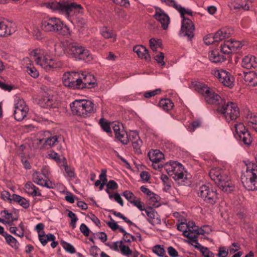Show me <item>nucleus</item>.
<instances>
[{
    "label": "nucleus",
    "instance_id": "1",
    "mask_svg": "<svg viewBox=\"0 0 257 257\" xmlns=\"http://www.w3.org/2000/svg\"><path fill=\"white\" fill-rule=\"evenodd\" d=\"M55 51L58 56L67 55L77 60L90 61L93 57L90 52L84 47L68 40L61 41L55 45Z\"/></svg>",
    "mask_w": 257,
    "mask_h": 257
},
{
    "label": "nucleus",
    "instance_id": "2",
    "mask_svg": "<svg viewBox=\"0 0 257 257\" xmlns=\"http://www.w3.org/2000/svg\"><path fill=\"white\" fill-rule=\"evenodd\" d=\"M209 175L211 179L220 188L223 192L230 193L234 189V185L230 180L227 173L219 168L211 169Z\"/></svg>",
    "mask_w": 257,
    "mask_h": 257
},
{
    "label": "nucleus",
    "instance_id": "3",
    "mask_svg": "<svg viewBox=\"0 0 257 257\" xmlns=\"http://www.w3.org/2000/svg\"><path fill=\"white\" fill-rule=\"evenodd\" d=\"M41 27L47 32L56 33L64 36H69L71 34L69 28L55 17L47 18L42 20Z\"/></svg>",
    "mask_w": 257,
    "mask_h": 257
},
{
    "label": "nucleus",
    "instance_id": "4",
    "mask_svg": "<svg viewBox=\"0 0 257 257\" xmlns=\"http://www.w3.org/2000/svg\"><path fill=\"white\" fill-rule=\"evenodd\" d=\"M246 170L242 173L241 181L245 188L248 190H257V165L251 162H245Z\"/></svg>",
    "mask_w": 257,
    "mask_h": 257
},
{
    "label": "nucleus",
    "instance_id": "5",
    "mask_svg": "<svg viewBox=\"0 0 257 257\" xmlns=\"http://www.w3.org/2000/svg\"><path fill=\"white\" fill-rule=\"evenodd\" d=\"M70 106L73 114L84 118L90 116L96 111L94 104L89 100H75L70 103Z\"/></svg>",
    "mask_w": 257,
    "mask_h": 257
},
{
    "label": "nucleus",
    "instance_id": "6",
    "mask_svg": "<svg viewBox=\"0 0 257 257\" xmlns=\"http://www.w3.org/2000/svg\"><path fill=\"white\" fill-rule=\"evenodd\" d=\"M218 111L223 115L226 120L230 122L231 120H235L239 116V110L237 105L232 102H228L223 104Z\"/></svg>",
    "mask_w": 257,
    "mask_h": 257
},
{
    "label": "nucleus",
    "instance_id": "7",
    "mask_svg": "<svg viewBox=\"0 0 257 257\" xmlns=\"http://www.w3.org/2000/svg\"><path fill=\"white\" fill-rule=\"evenodd\" d=\"M165 167L168 174L172 176L175 180L186 178V175L184 173V168L181 163L175 161H170L169 163H166Z\"/></svg>",
    "mask_w": 257,
    "mask_h": 257
},
{
    "label": "nucleus",
    "instance_id": "8",
    "mask_svg": "<svg viewBox=\"0 0 257 257\" xmlns=\"http://www.w3.org/2000/svg\"><path fill=\"white\" fill-rule=\"evenodd\" d=\"M233 31L230 28H222L218 30L214 35L209 34L206 36L204 39V43L209 45L215 42H219L228 38L233 34Z\"/></svg>",
    "mask_w": 257,
    "mask_h": 257
},
{
    "label": "nucleus",
    "instance_id": "9",
    "mask_svg": "<svg viewBox=\"0 0 257 257\" xmlns=\"http://www.w3.org/2000/svg\"><path fill=\"white\" fill-rule=\"evenodd\" d=\"M235 134L234 136L246 146H249L252 142V138L248 130L242 122L234 124Z\"/></svg>",
    "mask_w": 257,
    "mask_h": 257
},
{
    "label": "nucleus",
    "instance_id": "10",
    "mask_svg": "<svg viewBox=\"0 0 257 257\" xmlns=\"http://www.w3.org/2000/svg\"><path fill=\"white\" fill-rule=\"evenodd\" d=\"M198 194L204 201L212 205L216 203L218 200L216 192L205 185L199 187Z\"/></svg>",
    "mask_w": 257,
    "mask_h": 257
},
{
    "label": "nucleus",
    "instance_id": "11",
    "mask_svg": "<svg viewBox=\"0 0 257 257\" xmlns=\"http://www.w3.org/2000/svg\"><path fill=\"white\" fill-rule=\"evenodd\" d=\"M80 73L77 72H68L65 73L62 77V81L65 86L71 89H79L80 82Z\"/></svg>",
    "mask_w": 257,
    "mask_h": 257
},
{
    "label": "nucleus",
    "instance_id": "12",
    "mask_svg": "<svg viewBox=\"0 0 257 257\" xmlns=\"http://www.w3.org/2000/svg\"><path fill=\"white\" fill-rule=\"evenodd\" d=\"M198 92L204 97L206 102L208 104H217L221 99L220 96L214 91L205 85H200Z\"/></svg>",
    "mask_w": 257,
    "mask_h": 257
},
{
    "label": "nucleus",
    "instance_id": "13",
    "mask_svg": "<svg viewBox=\"0 0 257 257\" xmlns=\"http://www.w3.org/2000/svg\"><path fill=\"white\" fill-rule=\"evenodd\" d=\"M212 74L223 85L229 88L233 86L234 78L226 71L223 69L214 70Z\"/></svg>",
    "mask_w": 257,
    "mask_h": 257
},
{
    "label": "nucleus",
    "instance_id": "14",
    "mask_svg": "<svg viewBox=\"0 0 257 257\" xmlns=\"http://www.w3.org/2000/svg\"><path fill=\"white\" fill-rule=\"evenodd\" d=\"M29 107L23 99H19L15 104L14 116L16 120L21 121L27 116Z\"/></svg>",
    "mask_w": 257,
    "mask_h": 257
},
{
    "label": "nucleus",
    "instance_id": "15",
    "mask_svg": "<svg viewBox=\"0 0 257 257\" xmlns=\"http://www.w3.org/2000/svg\"><path fill=\"white\" fill-rule=\"evenodd\" d=\"M65 10L64 16L71 22L74 20V15L83 13L81 6L75 3L69 4L67 2Z\"/></svg>",
    "mask_w": 257,
    "mask_h": 257
},
{
    "label": "nucleus",
    "instance_id": "16",
    "mask_svg": "<svg viewBox=\"0 0 257 257\" xmlns=\"http://www.w3.org/2000/svg\"><path fill=\"white\" fill-rule=\"evenodd\" d=\"M194 25L189 19L184 17L182 22V26L180 35L183 37H187L189 40H191L194 37Z\"/></svg>",
    "mask_w": 257,
    "mask_h": 257
},
{
    "label": "nucleus",
    "instance_id": "17",
    "mask_svg": "<svg viewBox=\"0 0 257 257\" xmlns=\"http://www.w3.org/2000/svg\"><path fill=\"white\" fill-rule=\"evenodd\" d=\"M80 82L79 89L92 88L97 86V84L94 76L86 72L80 73Z\"/></svg>",
    "mask_w": 257,
    "mask_h": 257
},
{
    "label": "nucleus",
    "instance_id": "18",
    "mask_svg": "<svg viewBox=\"0 0 257 257\" xmlns=\"http://www.w3.org/2000/svg\"><path fill=\"white\" fill-rule=\"evenodd\" d=\"M154 18L161 23L164 30L167 29L170 23V18L163 10L159 8H156V12L154 15Z\"/></svg>",
    "mask_w": 257,
    "mask_h": 257
},
{
    "label": "nucleus",
    "instance_id": "19",
    "mask_svg": "<svg viewBox=\"0 0 257 257\" xmlns=\"http://www.w3.org/2000/svg\"><path fill=\"white\" fill-rule=\"evenodd\" d=\"M147 216L148 221L153 225L161 224L160 216L157 212L151 207H147L145 210Z\"/></svg>",
    "mask_w": 257,
    "mask_h": 257
},
{
    "label": "nucleus",
    "instance_id": "20",
    "mask_svg": "<svg viewBox=\"0 0 257 257\" xmlns=\"http://www.w3.org/2000/svg\"><path fill=\"white\" fill-rule=\"evenodd\" d=\"M60 63L56 62L55 60L50 58L48 55H45L43 57V61L41 64V67L44 69L46 71H49L55 68L59 67Z\"/></svg>",
    "mask_w": 257,
    "mask_h": 257
},
{
    "label": "nucleus",
    "instance_id": "21",
    "mask_svg": "<svg viewBox=\"0 0 257 257\" xmlns=\"http://www.w3.org/2000/svg\"><path fill=\"white\" fill-rule=\"evenodd\" d=\"M40 105L47 108H55L58 107V103L56 102L53 97L51 95H44L39 100Z\"/></svg>",
    "mask_w": 257,
    "mask_h": 257
},
{
    "label": "nucleus",
    "instance_id": "22",
    "mask_svg": "<svg viewBox=\"0 0 257 257\" xmlns=\"http://www.w3.org/2000/svg\"><path fill=\"white\" fill-rule=\"evenodd\" d=\"M241 66L247 69L252 68L257 70L256 58L252 55L245 56L242 60Z\"/></svg>",
    "mask_w": 257,
    "mask_h": 257
},
{
    "label": "nucleus",
    "instance_id": "23",
    "mask_svg": "<svg viewBox=\"0 0 257 257\" xmlns=\"http://www.w3.org/2000/svg\"><path fill=\"white\" fill-rule=\"evenodd\" d=\"M243 77L246 85L254 87L257 85V73L254 71L244 72Z\"/></svg>",
    "mask_w": 257,
    "mask_h": 257
},
{
    "label": "nucleus",
    "instance_id": "24",
    "mask_svg": "<svg viewBox=\"0 0 257 257\" xmlns=\"http://www.w3.org/2000/svg\"><path fill=\"white\" fill-rule=\"evenodd\" d=\"M133 51L136 53L138 57L141 59H145L147 61L151 60V56L149 51L143 45H137L133 48Z\"/></svg>",
    "mask_w": 257,
    "mask_h": 257
},
{
    "label": "nucleus",
    "instance_id": "25",
    "mask_svg": "<svg viewBox=\"0 0 257 257\" xmlns=\"http://www.w3.org/2000/svg\"><path fill=\"white\" fill-rule=\"evenodd\" d=\"M32 177L33 182L36 184L48 188L52 187V183L51 182H48L44 180L40 173L38 172H34L32 175Z\"/></svg>",
    "mask_w": 257,
    "mask_h": 257
},
{
    "label": "nucleus",
    "instance_id": "26",
    "mask_svg": "<svg viewBox=\"0 0 257 257\" xmlns=\"http://www.w3.org/2000/svg\"><path fill=\"white\" fill-rule=\"evenodd\" d=\"M67 2H53L47 4V7L53 11H57L59 13L64 16Z\"/></svg>",
    "mask_w": 257,
    "mask_h": 257
},
{
    "label": "nucleus",
    "instance_id": "27",
    "mask_svg": "<svg viewBox=\"0 0 257 257\" xmlns=\"http://www.w3.org/2000/svg\"><path fill=\"white\" fill-rule=\"evenodd\" d=\"M148 156L152 163H159L164 159V154L159 150L150 151Z\"/></svg>",
    "mask_w": 257,
    "mask_h": 257
},
{
    "label": "nucleus",
    "instance_id": "28",
    "mask_svg": "<svg viewBox=\"0 0 257 257\" xmlns=\"http://www.w3.org/2000/svg\"><path fill=\"white\" fill-rule=\"evenodd\" d=\"M30 57L33 59L37 65L41 66L43 61V57H45L43 52L40 49H36L32 51L30 54Z\"/></svg>",
    "mask_w": 257,
    "mask_h": 257
},
{
    "label": "nucleus",
    "instance_id": "29",
    "mask_svg": "<svg viewBox=\"0 0 257 257\" xmlns=\"http://www.w3.org/2000/svg\"><path fill=\"white\" fill-rule=\"evenodd\" d=\"M209 59L213 63H218L225 61V58L217 50H214L209 53Z\"/></svg>",
    "mask_w": 257,
    "mask_h": 257
},
{
    "label": "nucleus",
    "instance_id": "30",
    "mask_svg": "<svg viewBox=\"0 0 257 257\" xmlns=\"http://www.w3.org/2000/svg\"><path fill=\"white\" fill-rule=\"evenodd\" d=\"M25 63L27 65V72L33 78H37L39 76V72L32 65V61L29 58H26L24 59Z\"/></svg>",
    "mask_w": 257,
    "mask_h": 257
},
{
    "label": "nucleus",
    "instance_id": "31",
    "mask_svg": "<svg viewBox=\"0 0 257 257\" xmlns=\"http://www.w3.org/2000/svg\"><path fill=\"white\" fill-rule=\"evenodd\" d=\"M4 237L7 243L15 249H18L20 246V243L17 240L8 232L5 234Z\"/></svg>",
    "mask_w": 257,
    "mask_h": 257
},
{
    "label": "nucleus",
    "instance_id": "32",
    "mask_svg": "<svg viewBox=\"0 0 257 257\" xmlns=\"http://www.w3.org/2000/svg\"><path fill=\"white\" fill-rule=\"evenodd\" d=\"M12 200L13 201L18 203L24 208H28L29 207V201L20 195L13 194L12 195Z\"/></svg>",
    "mask_w": 257,
    "mask_h": 257
},
{
    "label": "nucleus",
    "instance_id": "33",
    "mask_svg": "<svg viewBox=\"0 0 257 257\" xmlns=\"http://www.w3.org/2000/svg\"><path fill=\"white\" fill-rule=\"evenodd\" d=\"M159 106L163 110L169 111L173 108L174 103L170 99H162L160 101Z\"/></svg>",
    "mask_w": 257,
    "mask_h": 257
},
{
    "label": "nucleus",
    "instance_id": "34",
    "mask_svg": "<svg viewBox=\"0 0 257 257\" xmlns=\"http://www.w3.org/2000/svg\"><path fill=\"white\" fill-rule=\"evenodd\" d=\"M149 44L152 50L156 52L158 48H161L162 42L161 39L153 38L149 40Z\"/></svg>",
    "mask_w": 257,
    "mask_h": 257
},
{
    "label": "nucleus",
    "instance_id": "35",
    "mask_svg": "<svg viewBox=\"0 0 257 257\" xmlns=\"http://www.w3.org/2000/svg\"><path fill=\"white\" fill-rule=\"evenodd\" d=\"M59 139H61V138L57 135L49 137L45 140L44 145L45 147H51L56 145L57 143L59 142Z\"/></svg>",
    "mask_w": 257,
    "mask_h": 257
},
{
    "label": "nucleus",
    "instance_id": "36",
    "mask_svg": "<svg viewBox=\"0 0 257 257\" xmlns=\"http://www.w3.org/2000/svg\"><path fill=\"white\" fill-rule=\"evenodd\" d=\"M101 34L105 39H109L113 38L115 41L116 34L114 31L107 29L106 27H103L101 29Z\"/></svg>",
    "mask_w": 257,
    "mask_h": 257
},
{
    "label": "nucleus",
    "instance_id": "37",
    "mask_svg": "<svg viewBox=\"0 0 257 257\" xmlns=\"http://www.w3.org/2000/svg\"><path fill=\"white\" fill-rule=\"evenodd\" d=\"M252 1L251 0H241L238 6L236 7L235 9H242L245 11L249 10V8L252 6Z\"/></svg>",
    "mask_w": 257,
    "mask_h": 257
},
{
    "label": "nucleus",
    "instance_id": "38",
    "mask_svg": "<svg viewBox=\"0 0 257 257\" xmlns=\"http://www.w3.org/2000/svg\"><path fill=\"white\" fill-rule=\"evenodd\" d=\"M115 137L123 144H128L129 140L126 133L122 129L121 132L115 135Z\"/></svg>",
    "mask_w": 257,
    "mask_h": 257
},
{
    "label": "nucleus",
    "instance_id": "39",
    "mask_svg": "<svg viewBox=\"0 0 257 257\" xmlns=\"http://www.w3.org/2000/svg\"><path fill=\"white\" fill-rule=\"evenodd\" d=\"M220 48L223 54H229L233 52L231 47V43L229 40L225 41L223 44L221 45Z\"/></svg>",
    "mask_w": 257,
    "mask_h": 257
},
{
    "label": "nucleus",
    "instance_id": "40",
    "mask_svg": "<svg viewBox=\"0 0 257 257\" xmlns=\"http://www.w3.org/2000/svg\"><path fill=\"white\" fill-rule=\"evenodd\" d=\"M137 140H133L132 142V146L136 153L138 154H141V147L142 145L143 142L140 138H137Z\"/></svg>",
    "mask_w": 257,
    "mask_h": 257
},
{
    "label": "nucleus",
    "instance_id": "41",
    "mask_svg": "<svg viewBox=\"0 0 257 257\" xmlns=\"http://www.w3.org/2000/svg\"><path fill=\"white\" fill-rule=\"evenodd\" d=\"M11 34L10 29L4 22L0 21V37L6 36Z\"/></svg>",
    "mask_w": 257,
    "mask_h": 257
},
{
    "label": "nucleus",
    "instance_id": "42",
    "mask_svg": "<svg viewBox=\"0 0 257 257\" xmlns=\"http://www.w3.org/2000/svg\"><path fill=\"white\" fill-rule=\"evenodd\" d=\"M153 251L161 257H164L165 255V250L163 246L161 245H156L153 247Z\"/></svg>",
    "mask_w": 257,
    "mask_h": 257
},
{
    "label": "nucleus",
    "instance_id": "43",
    "mask_svg": "<svg viewBox=\"0 0 257 257\" xmlns=\"http://www.w3.org/2000/svg\"><path fill=\"white\" fill-rule=\"evenodd\" d=\"M184 236L187 237L189 239L188 240L197 238L198 237L196 234V229L184 231Z\"/></svg>",
    "mask_w": 257,
    "mask_h": 257
},
{
    "label": "nucleus",
    "instance_id": "44",
    "mask_svg": "<svg viewBox=\"0 0 257 257\" xmlns=\"http://www.w3.org/2000/svg\"><path fill=\"white\" fill-rule=\"evenodd\" d=\"M99 124L101 125L102 129L107 133H111V127L110 123L107 121H104V119L101 118L99 120Z\"/></svg>",
    "mask_w": 257,
    "mask_h": 257
},
{
    "label": "nucleus",
    "instance_id": "45",
    "mask_svg": "<svg viewBox=\"0 0 257 257\" xmlns=\"http://www.w3.org/2000/svg\"><path fill=\"white\" fill-rule=\"evenodd\" d=\"M62 247L68 252L70 253H74L76 252L74 246L70 243H68L65 241H61Z\"/></svg>",
    "mask_w": 257,
    "mask_h": 257
},
{
    "label": "nucleus",
    "instance_id": "46",
    "mask_svg": "<svg viewBox=\"0 0 257 257\" xmlns=\"http://www.w3.org/2000/svg\"><path fill=\"white\" fill-rule=\"evenodd\" d=\"M199 250L203 257H214V254L208 248L203 246Z\"/></svg>",
    "mask_w": 257,
    "mask_h": 257
},
{
    "label": "nucleus",
    "instance_id": "47",
    "mask_svg": "<svg viewBox=\"0 0 257 257\" xmlns=\"http://www.w3.org/2000/svg\"><path fill=\"white\" fill-rule=\"evenodd\" d=\"M122 195L125 198V199L131 203V202H133L136 199V196L134 194L130 191H125L122 193Z\"/></svg>",
    "mask_w": 257,
    "mask_h": 257
},
{
    "label": "nucleus",
    "instance_id": "48",
    "mask_svg": "<svg viewBox=\"0 0 257 257\" xmlns=\"http://www.w3.org/2000/svg\"><path fill=\"white\" fill-rule=\"evenodd\" d=\"M154 59L161 66H165V63L164 61V55L163 53L159 52L154 57Z\"/></svg>",
    "mask_w": 257,
    "mask_h": 257
},
{
    "label": "nucleus",
    "instance_id": "49",
    "mask_svg": "<svg viewBox=\"0 0 257 257\" xmlns=\"http://www.w3.org/2000/svg\"><path fill=\"white\" fill-rule=\"evenodd\" d=\"M246 117L247 119H249V121L252 124L256 123V122H257L256 113L248 111L246 114Z\"/></svg>",
    "mask_w": 257,
    "mask_h": 257
},
{
    "label": "nucleus",
    "instance_id": "50",
    "mask_svg": "<svg viewBox=\"0 0 257 257\" xmlns=\"http://www.w3.org/2000/svg\"><path fill=\"white\" fill-rule=\"evenodd\" d=\"M231 43V47L232 52H235L237 50L241 48L242 46V43L240 41H233L232 40H229Z\"/></svg>",
    "mask_w": 257,
    "mask_h": 257
},
{
    "label": "nucleus",
    "instance_id": "51",
    "mask_svg": "<svg viewBox=\"0 0 257 257\" xmlns=\"http://www.w3.org/2000/svg\"><path fill=\"white\" fill-rule=\"evenodd\" d=\"M161 91V90L158 88L153 91L145 92L144 94V96L146 98H149L160 93Z\"/></svg>",
    "mask_w": 257,
    "mask_h": 257
},
{
    "label": "nucleus",
    "instance_id": "52",
    "mask_svg": "<svg viewBox=\"0 0 257 257\" xmlns=\"http://www.w3.org/2000/svg\"><path fill=\"white\" fill-rule=\"evenodd\" d=\"M119 247L121 250V253L125 255H131L132 253V251L130 248L128 246L124 245H119Z\"/></svg>",
    "mask_w": 257,
    "mask_h": 257
},
{
    "label": "nucleus",
    "instance_id": "53",
    "mask_svg": "<svg viewBox=\"0 0 257 257\" xmlns=\"http://www.w3.org/2000/svg\"><path fill=\"white\" fill-rule=\"evenodd\" d=\"M111 127L113 128L115 136L121 132V130L120 128L121 127H122V124L118 122H113L111 123Z\"/></svg>",
    "mask_w": 257,
    "mask_h": 257
},
{
    "label": "nucleus",
    "instance_id": "54",
    "mask_svg": "<svg viewBox=\"0 0 257 257\" xmlns=\"http://www.w3.org/2000/svg\"><path fill=\"white\" fill-rule=\"evenodd\" d=\"M172 7L177 10L180 13L181 17L184 18V12L185 11V9L184 8L181 7V5L177 4L175 1L174 2V4H173Z\"/></svg>",
    "mask_w": 257,
    "mask_h": 257
},
{
    "label": "nucleus",
    "instance_id": "55",
    "mask_svg": "<svg viewBox=\"0 0 257 257\" xmlns=\"http://www.w3.org/2000/svg\"><path fill=\"white\" fill-rule=\"evenodd\" d=\"M172 7L177 10L180 13L181 17L184 18V12L185 11V9L184 8L181 7V5L177 4L175 1L174 2V4H173Z\"/></svg>",
    "mask_w": 257,
    "mask_h": 257
},
{
    "label": "nucleus",
    "instance_id": "56",
    "mask_svg": "<svg viewBox=\"0 0 257 257\" xmlns=\"http://www.w3.org/2000/svg\"><path fill=\"white\" fill-rule=\"evenodd\" d=\"M110 219V221H108L106 222V224L113 231L114 230H116V229H117V228H118V224H117V223L114 221L113 220L111 216L109 215V216Z\"/></svg>",
    "mask_w": 257,
    "mask_h": 257
},
{
    "label": "nucleus",
    "instance_id": "57",
    "mask_svg": "<svg viewBox=\"0 0 257 257\" xmlns=\"http://www.w3.org/2000/svg\"><path fill=\"white\" fill-rule=\"evenodd\" d=\"M228 254V250H226L224 246L219 248L218 253L217 254L218 257H226Z\"/></svg>",
    "mask_w": 257,
    "mask_h": 257
},
{
    "label": "nucleus",
    "instance_id": "58",
    "mask_svg": "<svg viewBox=\"0 0 257 257\" xmlns=\"http://www.w3.org/2000/svg\"><path fill=\"white\" fill-rule=\"evenodd\" d=\"M131 204L137 207L141 211L145 210L146 208L144 207V204L140 199L137 200H135L133 202H131Z\"/></svg>",
    "mask_w": 257,
    "mask_h": 257
},
{
    "label": "nucleus",
    "instance_id": "59",
    "mask_svg": "<svg viewBox=\"0 0 257 257\" xmlns=\"http://www.w3.org/2000/svg\"><path fill=\"white\" fill-rule=\"evenodd\" d=\"M80 230L84 236H88L89 235L90 229L84 223H82L80 225Z\"/></svg>",
    "mask_w": 257,
    "mask_h": 257
},
{
    "label": "nucleus",
    "instance_id": "60",
    "mask_svg": "<svg viewBox=\"0 0 257 257\" xmlns=\"http://www.w3.org/2000/svg\"><path fill=\"white\" fill-rule=\"evenodd\" d=\"M186 241L188 242L189 243L191 244V245H192L193 246H194L195 248L199 250H200L201 249V247H203L199 243L197 238H195L191 240H187Z\"/></svg>",
    "mask_w": 257,
    "mask_h": 257
},
{
    "label": "nucleus",
    "instance_id": "61",
    "mask_svg": "<svg viewBox=\"0 0 257 257\" xmlns=\"http://www.w3.org/2000/svg\"><path fill=\"white\" fill-rule=\"evenodd\" d=\"M106 186L108 189L115 190L118 188V185L114 180H111L106 183Z\"/></svg>",
    "mask_w": 257,
    "mask_h": 257
},
{
    "label": "nucleus",
    "instance_id": "62",
    "mask_svg": "<svg viewBox=\"0 0 257 257\" xmlns=\"http://www.w3.org/2000/svg\"><path fill=\"white\" fill-rule=\"evenodd\" d=\"M1 197L4 200L9 201L11 203L13 201L12 196L11 197L10 193L8 191H3L1 193Z\"/></svg>",
    "mask_w": 257,
    "mask_h": 257
},
{
    "label": "nucleus",
    "instance_id": "63",
    "mask_svg": "<svg viewBox=\"0 0 257 257\" xmlns=\"http://www.w3.org/2000/svg\"><path fill=\"white\" fill-rule=\"evenodd\" d=\"M1 214L2 215V216L7 220V221H10L13 216L12 214L11 213H9L7 210H4L2 211L1 212Z\"/></svg>",
    "mask_w": 257,
    "mask_h": 257
},
{
    "label": "nucleus",
    "instance_id": "64",
    "mask_svg": "<svg viewBox=\"0 0 257 257\" xmlns=\"http://www.w3.org/2000/svg\"><path fill=\"white\" fill-rule=\"evenodd\" d=\"M168 252L169 254L172 257H177L178 256V251L172 246L168 247Z\"/></svg>",
    "mask_w": 257,
    "mask_h": 257
}]
</instances>
